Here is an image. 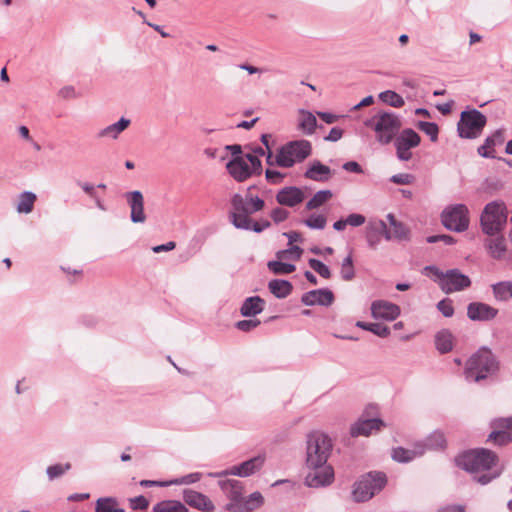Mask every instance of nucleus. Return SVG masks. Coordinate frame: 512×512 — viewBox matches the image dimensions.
<instances>
[{
	"instance_id": "nucleus-1",
	"label": "nucleus",
	"mask_w": 512,
	"mask_h": 512,
	"mask_svg": "<svg viewBox=\"0 0 512 512\" xmlns=\"http://www.w3.org/2000/svg\"><path fill=\"white\" fill-rule=\"evenodd\" d=\"M500 362L491 349L481 347L466 362L464 375L467 381L479 383L495 376Z\"/></svg>"
},
{
	"instance_id": "nucleus-61",
	"label": "nucleus",
	"mask_w": 512,
	"mask_h": 512,
	"mask_svg": "<svg viewBox=\"0 0 512 512\" xmlns=\"http://www.w3.org/2000/svg\"><path fill=\"white\" fill-rule=\"evenodd\" d=\"M393 237L398 240H405L409 237V229L400 221H398L393 227Z\"/></svg>"
},
{
	"instance_id": "nucleus-13",
	"label": "nucleus",
	"mask_w": 512,
	"mask_h": 512,
	"mask_svg": "<svg viewBox=\"0 0 512 512\" xmlns=\"http://www.w3.org/2000/svg\"><path fill=\"white\" fill-rule=\"evenodd\" d=\"M265 462V457L258 455L252 457L238 465L232 466L230 469L224 470L220 473L214 474V476H226L234 475L239 477H248L259 471Z\"/></svg>"
},
{
	"instance_id": "nucleus-15",
	"label": "nucleus",
	"mask_w": 512,
	"mask_h": 512,
	"mask_svg": "<svg viewBox=\"0 0 512 512\" xmlns=\"http://www.w3.org/2000/svg\"><path fill=\"white\" fill-rule=\"evenodd\" d=\"M127 204L130 207V219L133 223H144L146 215L144 212V197L141 191L134 190L124 194Z\"/></svg>"
},
{
	"instance_id": "nucleus-11",
	"label": "nucleus",
	"mask_w": 512,
	"mask_h": 512,
	"mask_svg": "<svg viewBox=\"0 0 512 512\" xmlns=\"http://www.w3.org/2000/svg\"><path fill=\"white\" fill-rule=\"evenodd\" d=\"M471 284L472 282L468 275L463 274L457 268H453L445 272V278L440 283V289L445 294H452L469 288Z\"/></svg>"
},
{
	"instance_id": "nucleus-18",
	"label": "nucleus",
	"mask_w": 512,
	"mask_h": 512,
	"mask_svg": "<svg viewBox=\"0 0 512 512\" xmlns=\"http://www.w3.org/2000/svg\"><path fill=\"white\" fill-rule=\"evenodd\" d=\"M334 300V293L328 288L310 290L301 297V302L305 306L320 305L328 307L333 304Z\"/></svg>"
},
{
	"instance_id": "nucleus-42",
	"label": "nucleus",
	"mask_w": 512,
	"mask_h": 512,
	"mask_svg": "<svg viewBox=\"0 0 512 512\" xmlns=\"http://www.w3.org/2000/svg\"><path fill=\"white\" fill-rule=\"evenodd\" d=\"M487 441H492L498 446H506L512 442V435L510 432L503 429H493L489 434Z\"/></svg>"
},
{
	"instance_id": "nucleus-10",
	"label": "nucleus",
	"mask_w": 512,
	"mask_h": 512,
	"mask_svg": "<svg viewBox=\"0 0 512 512\" xmlns=\"http://www.w3.org/2000/svg\"><path fill=\"white\" fill-rule=\"evenodd\" d=\"M230 202L232 211L229 212V215H246L250 217L251 214L259 212L265 207V201L262 198L257 195L253 196L250 193H247L245 197L235 193L232 195Z\"/></svg>"
},
{
	"instance_id": "nucleus-12",
	"label": "nucleus",
	"mask_w": 512,
	"mask_h": 512,
	"mask_svg": "<svg viewBox=\"0 0 512 512\" xmlns=\"http://www.w3.org/2000/svg\"><path fill=\"white\" fill-rule=\"evenodd\" d=\"M219 486L229 500L224 509L228 512H236L237 507L244 497L243 482L235 479H227L219 481Z\"/></svg>"
},
{
	"instance_id": "nucleus-16",
	"label": "nucleus",
	"mask_w": 512,
	"mask_h": 512,
	"mask_svg": "<svg viewBox=\"0 0 512 512\" xmlns=\"http://www.w3.org/2000/svg\"><path fill=\"white\" fill-rule=\"evenodd\" d=\"M401 313L400 307L386 300H376L371 304V315L374 319L395 320Z\"/></svg>"
},
{
	"instance_id": "nucleus-17",
	"label": "nucleus",
	"mask_w": 512,
	"mask_h": 512,
	"mask_svg": "<svg viewBox=\"0 0 512 512\" xmlns=\"http://www.w3.org/2000/svg\"><path fill=\"white\" fill-rule=\"evenodd\" d=\"M382 236L391 240L392 235L383 220L371 221L366 227V240L370 248L376 249L381 242Z\"/></svg>"
},
{
	"instance_id": "nucleus-54",
	"label": "nucleus",
	"mask_w": 512,
	"mask_h": 512,
	"mask_svg": "<svg viewBox=\"0 0 512 512\" xmlns=\"http://www.w3.org/2000/svg\"><path fill=\"white\" fill-rule=\"evenodd\" d=\"M244 158L247 163H250L249 167L253 175L259 176L262 174V162L258 156L252 153H247Z\"/></svg>"
},
{
	"instance_id": "nucleus-60",
	"label": "nucleus",
	"mask_w": 512,
	"mask_h": 512,
	"mask_svg": "<svg viewBox=\"0 0 512 512\" xmlns=\"http://www.w3.org/2000/svg\"><path fill=\"white\" fill-rule=\"evenodd\" d=\"M427 243L443 242L445 245H453L456 243V239L448 234H437L430 235L426 238Z\"/></svg>"
},
{
	"instance_id": "nucleus-63",
	"label": "nucleus",
	"mask_w": 512,
	"mask_h": 512,
	"mask_svg": "<svg viewBox=\"0 0 512 512\" xmlns=\"http://www.w3.org/2000/svg\"><path fill=\"white\" fill-rule=\"evenodd\" d=\"M365 221H366L365 216L362 214H358V213H352L346 217L347 225H350L352 227H359V226L363 225L365 223Z\"/></svg>"
},
{
	"instance_id": "nucleus-19",
	"label": "nucleus",
	"mask_w": 512,
	"mask_h": 512,
	"mask_svg": "<svg viewBox=\"0 0 512 512\" xmlns=\"http://www.w3.org/2000/svg\"><path fill=\"white\" fill-rule=\"evenodd\" d=\"M498 315V309L483 302H471L467 306V316L472 321H491Z\"/></svg>"
},
{
	"instance_id": "nucleus-4",
	"label": "nucleus",
	"mask_w": 512,
	"mask_h": 512,
	"mask_svg": "<svg viewBox=\"0 0 512 512\" xmlns=\"http://www.w3.org/2000/svg\"><path fill=\"white\" fill-rule=\"evenodd\" d=\"M499 458L495 452L486 448H476L464 451L455 458L456 465L470 473H480L491 470Z\"/></svg>"
},
{
	"instance_id": "nucleus-62",
	"label": "nucleus",
	"mask_w": 512,
	"mask_h": 512,
	"mask_svg": "<svg viewBox=\"0 0 512 512\" xmlns=\"http://www.w3.org/2000/svg\"><path fill=\"white\" fill-rule=\"evenodd\" d=\"M289 214H290L289 211H287L286 209L281 208V207H276L271 211L270 216H271L272 220L276 224H278V223L285 221L289 217Z\"/></svg>"
},
{
	"instance_id": "nucleus-59",
	"label": "nucleus",
	"mask_w": 512,
	"mask_h": 512,
	"mask_svg": "<svg viewBox=\"0 0 512 512\" xmlns=\"http://www.w3.org/2000/svg\"><path fill=\"white\" fill-rule=\"evenodd\" d=\"M390 181L397 185H410L415 181V176L410 173H399L391 176Z\"/></svg>"
},
{
	"instance_id": "nucleus-64",
	"label": "nucleus",
	"mask_w": 512,
	"mask_h": 512,
	"mask_svg": "<svg viewBox=\"0 0 512 512\" xmlns=\"http://www.w3.org/2000/svg\"><path fill=\"white\" fill-rule=\"evenodd\" d=\"M266 180L271 184H278L283 179L284 175L278 170L266 169Z\"/></svg>"
},
{
	"instance_id": "nucleus-49",
	"label": "nucleus",
	"mask_w": 512,
	"mask_h": 512,
	"mask_svg": "<svg viewBox=\"0 0 512 512\" xmlns=\"http://www.w3.org/2000/svg\"><path fill=\"white\" fill-rule=\"evenodd\" d=\"M472 474H473L474 481H476L477 483H479L481 485H487L492 480L498 478L501 475V471L499 470V471L491 472L490 470H488V471H482L480 473H472Z\"/></svg>"
},
{
	"instance_id": "nucleus-33",
	"label": "nucleus",
	"mask_w": 512,
	"mask_h": 512,
	"mask_svg": "<svg viewBox=\"0 0 512 512\" xmlns=\"http://www.w3.org/2000/svg\"><path fill=\"white\" fill-rule=\"evenodd\" d=\"M264 503V497L258 491L251 493L247 498L243 497L236 512H252L260 508Z\"/></svg>"
},
{
	"instance_id": "nucleus-44",
	"label": "nucleus",
	"mask_w": 512,
	"mask_h": 512,
	"mask_svg": "<svg viewBox=\"0 0 512 512\" xmlns=\"http://www.w3.org/2000/svg\"><path fill=\"white\" fill-rule=\"evenodd\" d=\"M303 117L299 123V127L308 135L315 131L317 126L316 117L309 111L301 110Z\"/></svg>"
},
{
	"instance_id": "nucleus-41",
	"label": "nucleus",
	"mask_w": 512,
	"mask_h": 512,
	"mask_svg": "<svg viewBox=\"0 0 512 512\" xmlns=\"http://www.w3.org/2000/svg\"><path fill=\"white\" fill-rule=\"evenodd\" d=\"M333 196L330 190H319L313 197L306 203L307 210H314L322 206Z\"/></svg>"
},
{
	"instance_id": "nucleus-9",
	"label": "nucleus",
	"mask_w": 512,
	"mask_h": 512,
	"mask_svg": "<svg viewBox=\"0 0 512 512\" xmlns=\"http://www.w3.org/2000/svg\"><path fill=\"white\" fill-rule=\"evenodd\" d=\"M443 226L450 231L464 232L469 227V210L465 204H454L446 207L441 213Z\"/></svg>"
},
{
	"instance_id": "nucleus-56",
	"label": "nucleus",
	"mask_w": 512,
	"mask_h": 512,
	"mask_svg": "<svg viewBox=\"0 0 512 512\" xmlns=\"http://www.w3.org/2000/svg\"><path fill=\"white\" fill-rule=\"evenodd\" d=\"M303 249L297 245H293L287 249L279 250L276 253L277 259H285L288 257V255H293L295 260H299L302 256Z\"/></svg>"
},
{
	"instance_id": "nucleus-35",
	"label": "nucleus",
	"mask_w": 512,
	"mask_h": 512,
	"mask_svg": "<svg viewBox=\"0 0 512 512\" xmlns=\"http://www.w3.org/2000/svg\"><path fill=\"white\" fill-rule=\"evenodd\" d=\"M95 512H125L119 507L117 498L112 496L100 497L95 501Z\"/></svg>"
},
{
	"instance_id": "nucleus-34",
	"label": "nucleus",
	"mask_w": 512,
	"mask_h": 512,
	"mask_svg": "<svg viewBox=\"0 0 512 512\" xmlns=\"http://www.w3.org/2000/svg\"><path fill=\"white\" fill-rule=\"evenodd\" d=\"M435 346L441 354H446L453 349V335L448 329H442L435 335Z\"/></svg>"
},
{
	"instance_id": "nucleus-23",
	"label": "nucleus",
	"mask_w": 512,
	"mask_h": 512,
	"mask_svg": "<svg viewBox=\"0 0 512 512\" xmlns=\"http://www.w3.org/2000/svg\"><path fill=\"white\" fill-rule=\"evenodd\" d=\"M304 199V192L296 186L284 187L276 194V201L282 206L295 207L302 203Z\"/></svg>"
},
{
	"instance_id": "nucleus-20",
	"label": "nucleus",
	"mask_w": 512,
	"mask_h": 512,
	"mask_svg": "<svg viewBox=\"0 0 512 512\" xmlns=\"http://www.w3.org/2000/svg\"><path fill=\"white\" fill-rule=\"evenodd\" d=\"M229 220L236 229L251 230L255 233H261L271 226V222L267 219L253 221L246 215H229Z\"/></svg>"
},
{
	"instance_id": "nucleus-39",
	"label": "nucleus",
	"mask_w": 512,
	"mask_h": 512,
	"mask_svg": "<svg viewBox=\"0 0 512 512\" xmlns=\"http://www.w3.org/2000/svg\"><path fill=\"white\" fill-rule=\"evenodd\" d=\"M494 297L499 301L512 298V281H501L492 285Z\"/></svg>"
},
{
	"instance_id": "nucleus-31",
	"label": "nucleus",
	"mask_w": 512,
	"mask_h": 512,
	"mask_svg": "<svg viewBox=\"0 0 512 512\" xmlns=\"http://www.w3.org/2000/svg\"><path fill=\"white\" fill-rule=\"evenodd\" d=\"M269 291L278 299L288 297L293 290V285L285 279H272L268 283Z\"/></svg>"
},
{
	"instance_id": "nucleus-8",
	"label": "nucleus",
	"mask_w": 512,
	"mask_h": 512,
	"mask_svg": "<svg viewBox=\"0 0 512 512\" xmlns=\"http://www.w3.org/2000/svg\"><path fill=\"white\" fill-rule=\"evenodd\" d=\"M487 124V117L476 108L467 107L460 114L457 133L463 139L478 138Z\"/></svg>"
},
{
	"instance_id": "nucleus-40",
	"label": "nucleus",
	"mask_w": 512,
	"mask_h": 512,
	"mask_svg": "<svg viewBox=\"0 0 512 512\" xmlns=\"http://www.w3.org/2000/svg\"><path fill=\"white\" fill-rule=\"evenodd\" d=\"M267 267L275 275H287L296 270L294 264L282 262L280 259L269 261Z\"/></svg>"
},
{
	"instance_id": "nucleus-24",
	"label": "nucleus",
	"mask_w": 512,
	"mask_h": 512,
	"mask_svg": "<svg viewBox=\"0 0 512 512\" xmlns=\"http://www.w3.org/2000/svg\"><path fill=\"white\" fill-rule=\"evenodd\" d=\"M385 426V423L380 418L359 419L350 428L352 437L369 436L372 431H378Z\"/></svg>"
},
{
	"instance_id": "nucleus-22",
	"label": "nucleus",
	"mask_w": 512,
	"mask_h": 512,
	"mask_svg": "<svg viewBox=\"0 0 512 512\" xmlns=\"http://www.w3.org/2000/svg\"><path fill=\"white\" fill-rule=\"evenodd\" d=\"M183 501L190 507L204 512L213 511L215 508L213 502L206 495L192 489H184Z\"/></svg>"
},
{
	"instance_id": "nucleus-32",
	"label": "nucleus",
	"mask_w": 512,
	"mask_h": 512,
	"mask_svg": "<svg viewBox=\"0 0 512 512\" xmlns=\"http://www.w3.org/2000/svg\"><path fill=\"white\" fill-rule=\"evenodd\" d=\"M424 454V450L417 448V445L415 446V449H405L401 446L393 448L391 457L394 461L399 463H408L412 460H414L416 457H419Z\"/></svg>"
},
{
	"instance_id": "nucleus-46",
	"label": "nucleus",
	"mask_w": 512,
	"mask_h": 512,
	"mask_svg": "<svg viewBox=\"0 0 512 512\" xmlns=\"http://www.w3.org/2000/svg\"><path fill=\"white\" fill-rule=\"evenodd\" d=\"M417 127L429 136L432 142H436L438 140L439 127L435 122L419 121Z\"/></svg>"
},
{
	"instance_id": "nucleus-47",
	"label": "nucleus",
	"mask_w": 512,
	"mask_h": 512,
	"mask_svg": "<svg viewBox=\"0 0 512 512\" xmlns=\"http://www.w3.org/2000/svg\"><path fill=\"white\" fill-rule=\"evenodd\" d=\"M302 223L310 229L322 230L326 226L327 219L322 214H312L308 218L303 219Z\"/></svg>"
},
{
	"instance_id": "nucleus-5",
	"label": "nucleus",
	"mask_w": 512,
	"mask_h": 512,
	"mask_svg": "<svg viewBox=\"0 0 512 512\" xmlns=\"http://www.w3.org/2000/svg\"><path fill=\"white\" fill-rule=\"evenodd\" d=\"M332 451L331 439L324 433L312 431L306 440V466L320 468L327 463Z\"/></svg>"
},
{
	"instance_id": "nucleus-37",
	"label": "nucleus",
	"mask_w": 512,
	"mask_h": 512,
	"mask_svg": "<svg viewBox=\"0 0 512 512\" xmlns=\"http://www.w3.org/2000/svg\"><path fill=\"white\" fill-rule=\"evenodd\" d=\"M356 327L369 331L373 333L374 335L386 338L390 335V328L384 324L381 323H371V322H364V321H357Z\"/></svg>"
},
{
	"instance_id": "nucleus-3",
	"label": "nucleus",
	"mask_w": 512,
	"mask_h": 512,
	"mask_svg": "<svg viewBox=\"0 0 512 512\" xmlns=\"http://www.w3.org/2000/svg\"><path fill=\"white\" fill-rule=\"evenodd\" d=\"M364 125L375 131L376 139L380 144L387 145L398 135L402 121L401 117L394 112L379 111L373 117L365 120Z\"/></svg>"
},
{
	"instance_id": "nucleus-51",
	"label": "nucleus",
	"mask_w": 512,
	"mask_h": 512,
	"mask_svg": "<svg viewBox=\"0 0 512 512\" xmlns=\"http://www.w3.org/2000/svg\"><path fill=\"white\" fill-rule=\"evenodd\" d=\"M486 142V146H489L491 150H494L496 146H500L504 143V130L497 129L491 135L487 136L484 140Z\"/></svg>"
},
{
	"instance_id": "nucleus-36",
	"label": "nucleus",
	"mask_w": 512,
	"mask_h": 512,
	"mask_svg": "<svg viewBox=\"0 0 512 512\" xmlns=\"http://www.w3.org/2000/svg\"><path fill=\"white\" fill-rule=\"evenodd\" d=\"M153 512H188V508L178 500H163L156 503Z\"/></svg>"
},
{
	"instance_id": "nucleus-53",
	"label": "nucleus",
	"mask_w": 512,
	"mask_h": 512,
	"mask_svg": "<svg viewBox=\"0 0 512 512\" xmlns=\"http://www.w3.org/2000/svg\"><path fill=\"white\" fill-rule=\"evenodd\" d=\"M438 311L446 318L454 315L453 301L450 298L440 300L436 305Z\"/></svg>"
},
{
	"instance_id": "nucleus-38",
	"label": "nucleus",
	"mask_w": 512,
	"mask_h": 512,
	"mask_svg": "<svg viewBox=\"0 0 512 512\" xmlns=\"http://www.w3.org/2000/svg\"><path fill=\"white\" fill-rule=\"evenodd\" d=\"M37 197L36 194L31 191H24L19 195V201L17 204V212L28 214L32 212L34 203Z\"/></svg>"
},
{
	"instance_id": "nucleus-52",
	"label": "nucleus",
	"mask_w": 512,
	"mask_h": 512,
	"mask_svg": "<svg viewBox=\"0 0 512 512\" xmlns=\"http://www.w3.org/2000/svg\"><path fill=\"white\" fill-rule=\"evenodd\" d=\"M202 477L199 472L190 473L179 478L169 480V486L171 485H188L198 482Z\"/></svg>"
},
{
	"instance_id": "nucleus-29",
	"label": "nucleus",
	"mask_w": 512,
	"mask_h": 512,
	"mask_svg": "<svg viewBox=\"0 0 512 512\" xmlns=\"http://www.w3.org/2000/svg\"><path fill=\"white\" fill-rule=\"evenodd\" d=\"M420 142H421V138H420L419 134L412 128L403 129L394 138V144L408 148L409 150L419 146Z\"/></svg>"
},
{
	"instance_id": "nucleus-21",
	"label": "nucleus",
	"mask_w": 512,
	"mask_h": 512,
	"mask_svg": "<svg viewBox=\"0 0 512 512\" xmlns=\"http://www.w3.org/2000/svg\"><path fill=\"white\" fill-rule=\"evenodd\" d=\"M229 175L237 182H244L253 176L244 157H232L226 163Z\"/></svg>"
},
{
	"instance_id": "nucleus-2",
	"label": "nucleus",
	"mask_w": 512,
	"mask_h": 512,
	"mask_svg": "<svg viewBox=\"0 0 512 512\" xmlns=\"http://www.w3.org/2000/svg\"><path fill=\"white\" fill-rule=\"evenodd\" d=\"M508 207L503 200L488 202L480 214V228L484 235L493 237L503 233L508 221Z\"/></svg>"
},
{
	"instance_id": "nucleus-6",
	"label": "nucleus",
	"mask_w": 512,
	"mask_h": 512,
	"mask_svg": "<svg viewBox=\"0 0 512 512\" xmlns=\"http://www.w3.org/2000/svg\"><path fill=\"white\" fill-rule=\"evenodd\" d=\"M387 484V476L382 471H370L363 474L352 486V499L356 503L370 500L380 493Z\"/></svg>"
},
{
	"instance_id": "nucleus-57",
	"label": "nucleus",
	"mask_w": 512,
	"mask_h": 512,
	"mask_svg": "<svg viewBox=\"0 0 512 512\" xmlns=\"http://www.w3.org/2000/svg\"><path fill=\"white\" fill-rule=\"evenodd\" d=\"M129 506L133 510L144 511L148 509L149 501L145 496L139 495L129 499Z\"/></svg>"
},
{
	"instance_id": "nucleus-43",
	"label": "nucleus",
	"mask_w": 512,
	"mask_h": 512,
	"mask_svg": "<svg viewBox=\"0 0 512 512\" xmlns=\"http://www.w3.org/2000/svg\"><path fill=\"white\" fill-rule=\"evenodd\" d=\"M379 99L394 108H400L405 104L403 97L393 90L381 92Z\"/></svg>"
},
{
	"instance_id": "nucleus-58",
	"label": "nucleus",
	"mask_w": 512,
	"mask_h": 512,
	"mask_svg": "<svg viewBox=\"0 0 512 512\" xmlns=\"http://www.w3.org/2000/svg\"><path fill=\"white\" fill-rule=\"evenodd\" d=\"M261 324L259 319H245L236 322L235 327L242 332H250Z\"/></svg>"
},
{
	"instance_id": "nucleus-50",
	"label": "nucleus",
	"mask_w": 512,
	"mask_h": 512,
	"mask_svg": "<svg viewBox=\"0 0 512 512\" xmlns=\"http://www.w3.org/2000/svg\"><path fill=\"white\" fill-rule=\"evenodd\" d=\"M422 274L430 277L440 287V283L445 278V272L441 271L437 266L428 265L423 268Z\"/></svg>"
},
{
	"instance_id": "nucleus-48",
	"label": "nucleus",
	"mask_w": 512,
	"mask_h": 512,
	"mask_svg": "<svg viewBox=\"0 0 512 512\" xmlns=\"http://www.w3.org/2000/svg\"><path fill=\"white\" fill-rule=\"evenodd\" d=\"M308 264L311 269H313L316 273H318L324 279L331 278L332 274H331L330 268L326 264H324L322 261L315 259V258H310L308 260Z\"/></svg>"
},
{
	"instance_id": "nucleus-27",
	"label": "nucleus",
	"mask_w": 512,
	"mask_h": 512,
	"mask_svg": "<svg viewBox=\"0 0 512 512\" xmlns=\"http://www.w3.org/2000/svg\"><path fill=\"white\" fill-rule=\"evenodd\" d=\"M265 308V300L260 296H250L247 297L241 307L240 314L243 317H254L263 312Z\"/></svg>"
},
{
	"instance_id": "nucleus-55",
	"label": "nucleus",
	"mask_w": 512,
	"mask_h": 512,
	"mask_svg": "<svg viewBox=\"0 0 512 512\" xmlns=\"http://www.w3.org/2000/svg\"><path fill=\"white\" fill-rule=\"evenodd\" d=\"M492 429H503L508 432H512V416L495 418L490 422Z\"/></svg>"
},
{
	"instance_id": "nucleus-14",
	"label": "nucleus",
	"mask_w": 512,
	"mask_h": 512,
	"mask_svg": "<svg viewBox=\"0 0 512 512\" xmlns=\"http://www.w3.org/2000/svg\"><path fill=\"white\" fill-rule=\"evenodd\" d=\"M311 471L305 477V485L310 488L329 486L334 481L332 466L324 464L320 468H309Z\"/></svg>"
},
{
	"instance_id": "nucleus-28",
	"label": "nucleus",
	"mask_w": 512,
	"mask_h": 512,
	"mask_svg": "<svg viewBox=\"0 0 512 512\" xmlns=\"http://www.w3.org/2000/svg\"><path fill=\"white\" fill-rule=\"evenodd\" d=\"M447 446V441L444 433L440 430H435L430 433L423 442L417 444V448L425 450H444Z\"/></svg>"
},
{
	"instance_id": "nucleus-25",
	"label": "nucleus",
	"mask_w": 512,
	"mask_h": 512,
	"mask_svg": "<svg viewBox=\"0 0 512 512\" xmlns=\"http://www.w3.org/2000/svg\"><path fill=\"white\" fill-rule=\"evenodd\" d=\"M332 170L329 166L323 164L319 160L312 161L306 171L304 177L306 179L313 180L315 182H327L331 178Z\"/></svg>"
},
{
	"instance_id": "nucleus-7",
	"label": "nucleus",
	"mask_w": 512,
	"mask_h": 512,
	"mask_svg": "<svg viewBox=\"0 0 512 512\" xmlns=\"http://www.w3.org/2000/svg\"><path fill=\"white\" fill-rule=\"evenodd\" d=\"M311 153L310 141L305 139L289 141L278 149L275 164L282 168H290L295 163L304 161Z\"/></svg>"
},
{
	"instance_id": "nucleus-26",
	"label": "nucleus",
	"mask_w": 512,
	"mask_h": 512,
	"mask_svg": "<svg viewBox=\"0 0 512 512\" xmlns=\"http://www.w3.org/2000/svg\"><path fill=\"white\" fill-rule=\"evenodd\" d=\"M484 246L489 255L496 260H501L507 251L506 239L502 233L486 239Z\"/></svg>"
},
{
	"instance_id": "nucleus-30",
	"label": "nucleus",
	"mask_w": 512,
	"mask_h": 512,
	"mask_svg": "<svg viewBox=\"0 0 512 512\" xmlns=\"http://www.w3.org/2000/svg\"><path fill=\"white\" fill-rule=\"evenodd\" d=\"M130 124V119L121 117L117 122L101 129L98 132V137H109L111 139H117L118 136L129 127Z\"/></svg>"
},
{
	"instance_id": "nucleus-45",
	"label": "nucleus",
	"mask_w": 512,
	"mask_h": 512,
	"mask_svg": "<svg viewBox=\"0 0 512 512\" xmlns=\"http://www.w3.org/2000/svg\"><path fill=\"white\" fill-rule=\"evenodd\" d=\"M71 468H72V465L69 462L64 463V464L58 463V464L48 466L46 469V474L48 476V479L50 481H53V480L63 476Z\"/></svg>"
}]
</instances>
